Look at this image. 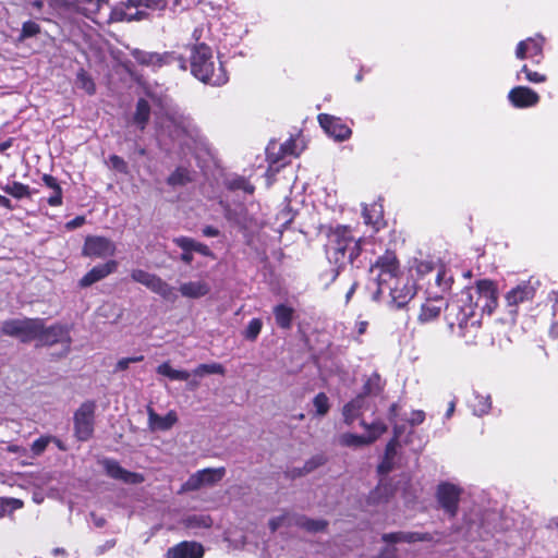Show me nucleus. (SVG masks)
I'll return each mask as SVG.
<instances>
[{
  "label": "nucleus",
  "instance_id": "f257e3e1",
  "mask_svg": "<svg viewBox=\"0 0 558 558\" xmlns=\"http://www.w3.org/2000/svg\"><path fill=\"white\" fill-rule=\"evenodd\" d=\"M430 260L414 258L410 262L408 271L401 270L397 256L392 252H386L371 266L369 272L373 280L377 282L376 294L383 295L386 292L390 295L397 307H402L414 296L416 288L414 274L417 279L424 278L434 270Z\"/></svg>",
  "mask_w": 558,
  "mask_h": 558
},
{
  "label": "nucleus",
  "instance_id": "f03ea898",
  "mask_svg": "<svg viewBox=\"0 0 558 558\" xmlns=\"http://www.w3.org/2000/svg\"><path fill=\"white\" fill-rule=\"evenodd\" d=\"M481 280L474 287L466 288L460 295L449 302L445 318L448 327L459 337H465L470 328H477L480 320L476 311L480 310Z\"/></svg>",
  "mask_w": 558,
  "mask_h": 558
},
{
  "label": "nucleus",
  "instance_id": "7ed1b4c3",
  "mask_svg": "<svg viewBox=\"0 0 558 558\" xmlns=\"http://www.w3.org/2000/svg\"><path fill=\"white\" fill-rule=\"evenodd\" d=\"M190 64L192 74L204 83L220 86L228 81L222 63L215 58L211 48L205 44L193 46Z\"/></svg>",
  "mask_w": 558,
  "mask_h": 558
},
{
  "label": "nucleus",
  "instance_id": "20e7f679",
  "mask_svg": "<svg viewBox=\"0 0 558 558\" xmlns=\"http://www.w3.org/2000/svg\"><path fill=\"white\" fill-rule=\"evenodd\" d=\"M360 242L345 226H338L330 234L327 244V256L330 263L341 268L351 264L360 255Z\"/></svg>",
  "mask_w": 558,
  "mask_h": 558
},
{
  "label": "nucleus",
  "instance_id": "39448f33",
  "mask_svg": "<svg viewBox=\"0 0 558 558\" xmlns=\"http://www.w3.org/2000/svg\"><path fill=\"white\" fill-rule=\"evenodd\" d=\"M159 105L163 111L156 113V125L160 133L175 140H181L184 135L191 138L197 135V130L192 121L178 110H174L167 99L160 100Z\"/></svg>",
  "mask_w": 558,
  "mask_h": 558
},
{
  "label": "nucleus",
  "instance_id": "423d86ee",
  "mask_svg": "<svg viewBox=\"0 0 558 558\" xmlns=\"http://www.w3.org/2000/svg\"><path fill=\"white\" fill-rule=\"evenodd\" d=\"M68 5L99 25L121 22L114 17L118 4L114 8H110L102 0H71Z\"/></svg>",
  "mask_w": 558,
  "mask_h": 558
},
{
  "label": "nucleus",
  "instance_id": "0eeeda50",
  "mask_svg": "<svg viewBox=\"0 0 558 558\" xmlns=\"http://www.w3.org/2000/svg\"><path fill=\"white\" fill-rule=\"evenodd\" d=\"M167 0H126L118 4L116 19L120 21L140 20L147 15V10H162Z\"/></svg>",
  "mask_w": 558,
  "mask_h": 558
},
{
  "label": "nucleus",
  "instance_id": "6e6552de",
  "mask_svg": "<svg viewBox=\"0 0 558 558\" xmlns=\"http://www.w3.org/2000/svg\"><path fill=\"white\" fill-rule=\"evenodd\" d=\"M41 330L40 318L9 319L1 326L2 333L17 338L22 342L36 341Z\"/></svg>",
  "mask_w": 558,
  "mask_h": 558
},
{
  "label": "nucleus",
  "instance_id": "1a4fd4ad",
  "mask_svg": "<svg viewBox=\"0 0 558 558\" xmlns=\"http://www.w3.org/2000/svg\"><path fill=\"white\" fill-rule=\"evenodd\" d=\"M292 525L301 526L311 532H317L325 529L326 522L322 520H311L289 512H284L269 520V529L271 530V532H275L283 526Z\"/></svg>",
  "mask_w": 558,
  "mask_h": 558
},
{
  "label": "nucleus",
  "instance_id": "9d476101",
  "mask_svg": "<svg viewBox=\"0 0 558 558\" xmlns=\"http://www.w3.org/2000/svg\"><path fill=\"white\" fill-rule=\"evenodd\" d=\"M226 475L225 468L203 469L192 474L182 485L181 492L197 490L206 485H214L220 482Z\"/></svg>",
  "mask_w": 558,
  "mask_h": 558
},
{
  "label": "nucleus",
  "instance_id": "9b49d317",
  "mask_svg": "<svg viewBox=\"0 0 558 558\" xmlns=\"http://www.w3.org/2000/svg\"><path fill=\"white\" fill-rule=\"evenodd\" d=\"M95 403L85 402L74 414L75 435L80 440H87L94 430Z\"/></svg>",
  "mask_w": 558,
  "mask_h": 558
},
{
  "label": "nucleus",
  "instance_id": "f8f14e48",
  "mask_svg": "<svg viewBox=\"0 0 558 558\" xmlns=\"http://www.w3.org/2000/svg\"><path fill=\"white\" fill-rule=\"evenodd\" d=\"M116 244L108 238L89 235L85 239L83 255L87 257L105 258L116 254Z\"/></svg>",
  "mask_w": 558,
  "mask_h": 558
},
{
  "label": "nucleus",
  "instance_id": "ddd939ff",
  "mask_svg": "<svg viewBox=\"0 0 558 558\" xmlns=\"http://www.w3.org/2000/svg\"><path fill=\"white\" fill-rule=\"evenodd\" d=\"M538 281L527 280L519 283L505 294V301L508 307L515 312L519 304L531 301L537 290Z\"/></svg>",
  "mask_w": 558,
  "mask_h": 558
},
{
  "label": "nucleus",
  "instance_id": "4468645a",
  "mask_svg": "<svg viewBox=\"0 0 558 558\" xmlns=\"http://www.w3.org/2000/svg\"><path fill=\"white\" fill-rule=\"evenodd\" d=\"M544 44L545 38L541 35L521 40L515 48L517 59H532L535 63L538 64L543 58Z\"/></svg>",
  "mask_w": 558,
  "mask_h": 558
},
{
  "label": "nucleus",
  "instance_id": "2eb2a0df",
  "mask_svg": "<svg viewBox=\"0 0 558 558\" xmlns=\"http://www.w3.org/2000/svg\"><path fill=\"white\" fill-rule=\"evenodd\" d=\"M318 122L324 131L336 141H345L352 134L351 129L340 118L320 113L318 116Z\"/></svg>",
  "mask_w": 558,
  "mask_h": 558
},
{
  "label": "nucleus",
  "instance_id": "dca6fc26",
  "mask_svg": "<svg viewBox=\"0 0 558 558\" xmlns=\"http://www.w3.org/2000/svg\"><path fill=\"white\" fill-rule=\"evenodd\" d=\"M461 489L450 483H442L437 489V499L441 508L451 517L456 515Z\"/></svg>",
  "mask_w": 558,
  "mask_h": 558
},
{
  "label": "nucleus",
  "instance_id": "f3484780",
  "mask_svg": "<svg viewBox=\"0 0 558 558\" xmlns=\"http://www.w3.org/2000/svg\"><path fill=\"white\" fill-rule=\"evenodd\" d=\"M57 342H70L68 329L61 325L45 327L44 320L41 319V330L38 332L37 344L52 345Z\"/></svg>",
  "mask_w": 558,
  "mask_h": 558
},
{
  "label": "nucleus",
  "instance_id": "a211bd4d",
  "mask_svg": "<svg viewBox=\"0 0 558 558\" xmlns=\"http://www.w3.org/2000/svg\"><path fill=\"white\" fill-rule=\"evenodd\" d=\"M480 311L490 315L498 305V291L496 284L488 279L481 280Z\"/></svg>",
  "mask_w": 558,
  "mask_h": 558
},
{
  "label": "nucleus",
  "instance_id": "6ab92c4d",
  "mask_svg": "<svg viewBox=\"0 0 558 558\" xmlns=\"http://www.w3.org/2000/svg\"><path fill=\"white\" fill-rule=\"evenodd\" d=\"M102 465L107 474L114 480H119L128 484H141L144 482V476L142 474L123 469L114 460L106 459L102 461Z\"/></svg>",
  "mask_w": 558,
  "mask_h": 558
},
{
  "label": "nucleus",
  "instance_id": "aec40b11",
  "mask_svg": "<svg viewBox=\"0 0 558 558\" xmlns=\"http://www.w3.org/2000/svg\"><path fill=\"white\" fill-rule=\"evenodd\" d=\"M508 99L517 108H529L539 101V96L529 87L517 86L509 92Z\"/></svg>",
  "mask_w": 558,
  "mask_h": 558
},
{
  "label": "nucleus",
  "instance_id": "412c9836",
  "mask_svg": "<svg viewBox=\"0 0 558 558\" xmlns=\"http://www.w3.org/2000/svg\"><path fill=\"white\" fill-rule=\"evenodd\" d=\"M448 304L441 295L428 298L421 306L418 322L423 324L433 322L440 315L444 308L447 310Z\"/></svg>",
  "mask_w": 558,
  "mask_h": 558
},
{
  "label": "nucleus",
  "instance_id": "4be33fe9",
  "mask_svg": "<svg viewBox=\"0 0 558 558\" xmlns=\"http://www.w3.org/2000/svg\"><path fill=\"white\" fill-rule=\"evenodd\" d=\"M118 267V263L113 259L106 262L105 264L93 267L86 275L80 280L82 288H87L93 283L100 281L110 274L114 272Z\"/></svg>",
  "mask_w": 558,
  "mask_h": 558
},
{
  "label": "nucleus",
  "instance_id": "5701e85b",
  "mask_svg": "<svg viewBox=\"0 0 558 558\" xmlns=\"http://www.w3.org/2000/svg\"><path fill=\"white\" fill-rule=\"evenodd\" d=\"M148 427L151 432L169 430L177 422L178 414L175 411H169L165 416L157 414L153 408H147Z\"/></svg>",
  "mask_w": 558,
  "mask_h": 558
},
{
  "label": "nucleus",
  "instance_id": "b1692460",
  "mask_svg": "<svg viewBox=\"0 0 558 558\" xmlns=\"http://www.w3.org/2000/svg\"><path fill=\"white\" fill-rule=\"evenodd\" d=\"M202 545L195 542H182L167 551V558H202Z\"/></svg>",
  "mask_w": 558,
  "mask_h": 558
},
{
  "label": "nucleus",
  "instance_id": "393cba45",
  "mask_svg": "<svg viewBox=\"0 0 558 558\" xmlns=\"http://www.w3.org/2000/svg\"><path fill=\"white\" fill-rule=\"evenodd\" d=\"M367 408L368 405L366 398L362 395L357 396L343 407L342 415L344 423L347 425H352L353 422L359 418Z\"/></svg>",
  "mask_w": 558,
  "mask_h": 558
},
{
  "label": "nucleus",
  "instance_id": "a878e982",
  "mask_svg": "<svg viewBox=\"0 0 558 558\" xmlns=\"http://www.w3.org/2000/svg\"><path fill=\"white\" fill-rule=\"evenodd\" d=\"M180 293L190 299H199L210 291L209 284L204 280L184 282L179 288Z\"/></svg>",
  "mask_w": 558,
  "mask_h": 558
},
{
  "label": "nucleus",
  "instance_id": "bb28decb",
  "mask_svg": "<svg viewBox=\"0 0 558 558\" xmlns=\"http://www.w3.org/2000/svg\"><path fill=\"white\" fill-rule=\"evenodd\" d=\"M274 315L277 325L280 328L289 329L292 325L293 308L284 304H279L274 308Z\"/></svg>",
  "mask_w": 558,
  "mask_h": 558
},
{
  "label": "nucleus",
  "instance_id": "cd10ccee",
  "mask_svg": "<svg viewBox=\"0 0 558 558\" xmlns=\"http://www.w3.org/2000/svg\"><path fill=\"white\" fill-rule=\"evenodd\" d=\"M470 407L477 416L487 414L492 408L490 397L488 395L474 393L473 399L470 401Z\"/></svg>",
  "mask_w": 558,
  "mask_h": 558
},
{
  "label": "nucleus",
  "instance_id": "c85d7f7f",
  "mask_svg": "<svg viewBox=\"0 0 558 558\" xmlns=\"http://www.w3.org/2000/svg\"><path fill=\"white\" fill-rule=\"evenodd\" d=\"M339 444L343 447H364L372 444V439L366 435H356L353 433H343L339 436Z\"/></svg>",
  "mask_w": 558,
  "mask_h": 558
},
{
  "label": "nucleus",
  "instance_id": "c756f323",
  "mask_svg": "<svg viewBox=\"0 0 558 558\" xmlns=\"http://www.w3.org/2000/svg\"><path fill=\"white\" fill-rule=\"evenodd\" d=\"M2 191L14 198L21 199L25 197H29L32 195L31 189L28 185L23 184L21 182H12L1 186Z\"/></svg>",
  "mask_w": 558,
  "mask_h": 558
},
{
  "label": "nucleus",
  "instance_id": "7c9ffc66",
  "mask_svg": "<svg viewBox=\"0 0 558 558\" xmlns=\"http://www.w3.org/2000/svg\"><path fill=\"white\" fill-rule=\"evenodd\" d=\"M157 373L171 380H187L191 376L187 371L174 369L168 362L160 364L157 367Z\"/></svg>",
  "mask_w": 558,
  "mask_h": 558
},
{
  "label": "nucleus",
  "instance_id": "2f4dec72",
  "mask_svg": "<svg viewBox=\"0 0 558 558\" xmlns=\"http://www.w3.org/2000/svg\"><path fill=\"white\" fill-rule=\"evenodd\" d=\"M325 463V458L323 456H315L312 457L310 460H307L302 469H292L289 471V475L291 477H298L303 476L305 474L311 473L318 466L323 465Z\"/></svg>",
  "mask_w": 558,
  "mask_h": 558
},
{
  "label": "nucleus",
  "instance_id": "473e14b6",
  "mask_svg": "<svg viewBox=\"0 0 558 558\" xmlns=\"http://www.w3.org/2000/svg\"><path fill=\"white\" fill-rule=\"evenodd\" d=\"M150 108L145 99H140L134 113V122L144 130L149 119Z\"/></svg>",
  "mask_w": 558,
  "mask_h": 558
},
{
  "label": "nucleus",
  "instance_id": "72a5a7b5",
  "mask_svg": "<svg viewBox=\"0 0 558 558\" xmlns=\"http://www.w3.org/2000/svg\"><path fill=\"white\" fill-rule=\"evenodd\" d=\"M225 373H226V369H225L223 365L220 363H216V362L208 363V364H199L192 372V374L197 377H204L205 375H211V374L223 375Z\"/></svg>",
  "mask_w": 558,
  "mask_h": 558
},
{
  "label": "nucleus",
  "instance_id": "f704fd0d",
  "mask_svg": "<svg viewBox=\"0 0 558 558\" xmlns=\"http://www.w3.org/2000/svg\"><path fill=\"white\" fill-rule=\"evenodd\" d=\"M423 538L417 533H404V532H396L388 533L383 535V541L386 543H399V542H417Z\"/></svg>",
  "mask_w": 558,
  "mask_h": 558
},
{
  "label": "nucleus",
  "instance_id": "c9c22d12",
  "mask_svg": "<svg viewBox=\"0 0 558 558\" xmlns=\"http://www.w3.org/2000/svg\"><path fill=\"white\" fill-rule=\"evenodd\" d=\"M75 85L88 95H94L96 92V85L93 78L83 69H81L76 74Z\"/></svg>",
  "mask_w": 558,
  "mask_h": 558
},
{
  "label": "nucleus",
  "instance_id": "e433bc0d",
  "mask_svg": "<svg viewBox=\"0 0 558 558\" xmlns=\"http://www.w3.org/2000/svg\"><path fill=\"white\" fill-rule=\"evenodd\" d=\"M361 426L367 432L366 437L372 439V444L387 430L386 424L380 421L373 422L372 424L361 421Z\"/></svg>",
  "mask_w": 558,
  "mask_h": 558
},
{
  "label": "nucleus",
  "instance_id": "4c0bfd02",
  "mask_svg": "<svg viewBox=\"0 0 558 558\" xmlns=\"http://www.w3.org/2000/svg\"><path fill=\"white\" fill-rule=\"evenodd\" d=\"M453 282L452 275H450L444 266H439L435 278V284L440 292H447Z\"/></svg>",
  "mask_w": 558,
  "mask_h": 558
},
{
  "label": "nucleus",
  "instance_id": "58836bf2",
  "mask_svg": "<svg viewBox=\"0 0 558 558\" xmlns=\"http://www.w3.org/2000/svg\"><path fill=\"white\" fill-rule=\"evenodd\" d=\"M149 290L163 299H171L173 295V288L158 276H156Z\"/></svg>",
  "mask_w": 558,
  "mask_h": 558
},
{
  "label": "nucleus",
  "instance_id": "ea45409f",
  "mask_svg": "<svg viewBox=\"0 0 558 558\" xmlns=\"http://www.w3.org/2000/svg\"><path fill=\"white\" fill-rule=\"evenodd\" d=\"M186 527L196 529V527H209L213 524V520L209 515L205 514H193L187 517L185 520Z\"/></svg>",
  "mask_w": 558,
  "mask_h": 558
},
{
  "label": "nucleus",
  "instance_id": "a19ab883",
  "mask_svg": "<svg viewBox=\"0 0 558 558\" xmlns=\"http://www.w3.org/2000/svg\"><path fill=\"white\" fill-rule=\"evenodd\" d=\"M191 181L190 171L185 168H178L168 178V184L172 186L184 185Z\"/></svg>",
  "mask_w": 558,
  "mask_h": 558
},
{
  "label": "nucleus",
  "instance_id": "79ce46f5",
  "mask_svg": "<svg viewBox=\"0 0 558 558\" xmlns=\"http://www.w3.org/2000/svg\"><path fill=\"white\" fill-rule=\"evenodd\" d=\"M313 405L317 416H325L330 409L329 399L324 392H319L314 397Z\"/></svg>",
  "mask_w": 558,
  "mask_h": 558
},
{
  "label": "nucleus",
  "instance_id": "37998d69",
  "mask_svg": "<svg viewBox=\"0 0 558 558\" xmlns=\"http://www.w3.org/2000/svg\"><path fill=\"white\" fill-rule=\"evenodd\" d=\"M521 74H524L525 80L529 81L530 83L538 84V83H544L547 80V76L545 74H542L536 71H532L526 64H523L521 70L518 72V74H517L518 80H521V76H520Z\"/></svg>",
  "mask_w": 558,
  "mask_h": 558
},
{
  "label": "nucleus",
  "instance_id": "c03bdc74",
  "mask_svg": "<svg viewBox=\"0 0 558 558\" xmlns=\"http://www.w3.org/2000/svg\"><path fill=\"white\" fill-rule=\"evenodd\" d=\"M133 57L136 59L137 62L142 63V64H147V65H155L157 63H160L161 61V58L159 54L157 53H149V52H145V51H140V50H135L133 52Z\"/></svg>",
  "mask_w": 558,
  "mask_h": 558
},
{
  "label": "nucleus",
  "instance_id": "a18cd8bd",
  "mask_svg": "<svg viewBox=\"0 0 558 558\" xmlns=\"http://www.w3.org/2000/svg\"><path fill=\"white\" fill-rule=\"evenodd\" d=\"M263 323L259 318H253L244 332L246 339L254 341L262 330Z\"/></svg>",
  "mask_w": 558,
  "mask_h": 558
},
{
  "label": "nucleus",
  "instance_id": "49530a36",
  "mask_svg": "<svg viewBox=\"0 0 558 558\" xmlns=\"http://www.w3.org/2000/svg\"><path fill=\"white\" fill-rule=\"evenodd\" d=\"M228 185L232 190H243L245 193L253 194L254 186L243 178H235L228 182Z\"/></svg>",
  "mask_w": 558,
  "mask_h": 558
},
{
  "label": "nucleus",
  "instance_id": "de8ad7c7",
  "mask_svg": "<svg viewBox=\"0 0 558 558\" xmlns=\"http://www.w3.org/2000/svg\"><path fill=\"white\" fill-rule=\"evenodd\" d=\"M52 440L51 437L49 436H43L38 439H36L33 444H32V452L34 456H40L47 448V446L49 445V442Z\"/></svg>",
  "mask_w": 558,
  "mask_h": 558
},
{
  "label": "nucleus",
  "instance_id": "09e8293b",
  "mask_svg": "<svg viewBox=\"0 0 558 558\" xmlns=\"http://www.w3.org/2000/svg\"><path fill=\"white\" fill-rule=\"evenodd\" d=\"M364 389L368 395L379 392L381 389L379 375L373 374L366 381Z\"/></svg>",
  "mask_w": 558,
  "mask_h": 558
},
{
  "label": "nucleus",
  "instance_id": "8fccbe9b",
  "mask_svg": "<svg viewBox=\"0 0 558 558\" xmlns=\"http://www.w3.org/2000/svg\"><path fill=\"white\" fill-rule=\"evenodd\" d=\"M380 213L377 210L376 206H373L371 209L365 207L363 210V217L366 225H376L379 219Z\"/></svg>",
  "mask_w": 558,
  "mask_h": 558
},
{
  "label": "nucleus",
  "instance_id": "3c124183",
  "mask_svg": "<svg viewBox=\"0 0 558 558\" xmlns=\"http://www.w3.org/2000/svg\"><path fill=\"white\" fill-rule=\"evenodd\" d=\"M367 328H368V322L366 319H363L362 316H359L355 322V325H354L353 338L356 341H360L359 338L366 332Z\"/></svg>",
  "mask_w": 558,
  "mask_h": 558
},
{
  "label": "nucleus",
  "instance_id": "603ef678",
  "mask_svg": "<svg viewBox=\"0 0 558 558\" xmlns=\"http://www.w3.org/2000/svg\"><path fill=\"white\" fill-rule=\"evenodd\" d=\"M153 275L154 274L147 272L143 269H134L131 272V278L132 280L145 286Z\"/></svg>",
  "mask_w": 558,
  "mask_h": 558
},
{
  "label": "nucleus",
  "instance_id": "864d4df0",
  "mask_svg": "<svg viewBox=\"0 0 558 558\" xmlns=\"http://www.w3.org/2000/svg\"><path fill=\"white\" fill-rule=\"evenodd\" d=\"M173 242L183 250V252L193 251L195 240L187 236H179L173 240Z\"/></svg>",
  "mask_w": 558,
  "mask_h": 558
},
{
  "label": "nucleus",
  "instance_id": "5fc2aeb1",
  "mask_svg": "<svg viewBox=\"0 0 558 558\" xmlns=\"http://www.w3.org/2000/svg\"><path fill=\"white\" fill-rule=\"evenodd\" d=\"M144 360L143 355L133 356V357H123L118 361L116 365V371H124L129 367L131 363L142 362Z\"/></svg>",
  "mask_w": 558,
  "mask_h": 558
},
{
  "label": "nucleus",
  "instance_id": "6e6d98bb",
  "mask_svg": "<svg viewBox=\"0 0 558 558\" xmlns=\"http://www.w3.org/2000/svg\"><path fill=\"white\" fill-rule=\"evenodd\" d=\"M395 435L396 438L390 440L386 446L385 457H387V459H392L396 453L397 438L400 436V429L398 426H395Z\"/></svg>",
  "mask_w": 558,
  "mask_h": 558
},
{
  "label": "nucleus",
  "instance_id": "4d7b16f0",
  "mask_svg": "<svg viewBox=\"0 0 558 558\" xmlns=\"http://www.w3.org/2000/svg\"><path fill=\"white\" fill-rule=\"evenodd\" d=\"M39 33V26L34 22H25L22 27V35L24 37H32Z\"/></svg>",
  "mask_w": 558,
  "mask_h": 558
},
{
  "label": "nucleus",
  "instance_id": "13d9d810",
  "mask_svg": "<svg viewBox=\"0 0 558 558\" xmlns=\"http://www.w3.org/2000/svg\"><path fill=\"white\" fill-rule=\"evenodd\" d=\"M425 420V413L424 411L422 410H413L411 412V415L410 417L408 418V422L412 425V426H415V425H420L424 422Z\"/></svg>",
  "mask_w": 558,
  "mask_h": 558
},
{
  "label": "nucleus",
  "instance_id": "bf43d9fd",
  "mask_svg": "<svg viewBox=\"0 0 558 558\" xmlns=\"http://www.w3.org/2000/svg\"><path fill=\"white\" fill-rule=\"evenodd\" d=\"M110 165L112 168L117 169L120 172L126 171V162L119 156L112 155L109 158Z\"/></svg>",
  "mask_w": 558,
  "mask_h": 558
},
{
  "label": "nucleus",
  "instance_id": "052dcab7",
  "mask_svg": "<svg viewBox=\"0 0 558 558\" xmlns=\"http://www.w3.org/2000/svg\"><path fill=\"white\" fill-rule=\"evenodd\" d=\"M43 182L44 184L49 187L52 191H62L61 186L59 185L57 179L50 174H44L43 175Z\"/></svg>",
  "mask_w": 558,
  "mask_h": 558
},
{
  "label": "nucleus",
  "instance_id": "680f3d73",
  "mask_svg": "<svg viewBox=\"0 0 558 558\" xmlns=\"http://www.w3.org/2000/svg\"><path fill=\"white\" fill-rule=\"evenodd\" d=\"M50 206L57 207L62 205V191H52V194L47 199Z\"/></svg>",
  "mask_w": 558,
  "mask_h": 558
},
{
  "label": "nucleus",
  "instance_id": "e2e57ef3",
  "mask_svg": "<svg viewBox=\"0 0 558 558\" xmlns=\"http://www.w3.org/2000/svg\"><path fill=\"white\" fill-rule=\"evenodd\" d=\"M7 505L9 507V511L12 513L14 510L21 509L23 507V501L17 498H5Z\"/></svg>",
  "mask_w": 558,
  "mask_h": 558
},
{
  "label": "nucleus",
  "instance_id": "0e129e2a",
  "mask_svg": "<svg viewBox=\"0 0 558 558\" xmlns=\"http://www.w3.org/2000/svg\"><path fill=\"white\" fill-rule=\"evenodd\" d=\"M193 252H197L204 256H211V251L209 250V247L207 245L196 242V241L194 244Z\"/></svg>",
  "mask_w": 558,
  "mask_h": 558
},
{
  "label": "nucleus",
  "instance_id": "69168bd1",
  "mask_svg": "<svg viewBox=\"0 0 558 558\" xmlns=\"http://www.w3.org/2000/svg\"><path fill=\"white\" fill-rule=\"evenodd\" d=\"M388 492L387 486L385 485H378L375 492H373L369 496V499H372L374 502L379 501L378 497H381L383 494H386Z\"/></svg>",
  "mask_w": 558,
  "mask_h": 558
},
{
  "label": "nucleus",
  "instance_id": "338daca9",
  "mask_svg": "<svg viewBox=\"0 0 558 558\" xmlns=\"http://www.w3.org/2000/svg\"><path fill=\"white\" fill-rule=\"evenodd\" d=\"M85 222V218L77 216L71 221L66 222L65 227L70 230L81 227Z\"/></svg>",
  "mask_w": 558,
  "mask_h": 558
},
{
  "label": "nucleus",
  "instance_id": "774afa93",
  "mask_svg": "<svg viewBox=\"0 0 558 558\" xmlns=\"http://www.w3.org/2000/svg\"><path fill=\"white\" fill-rule=\"evenodd\" d=\"M197 1L198 0H173V4L181 9H189L195 3H197Z\"/></svg>",
  "mask_w": 558,
  "mask_h": 558
}]
</instances>
